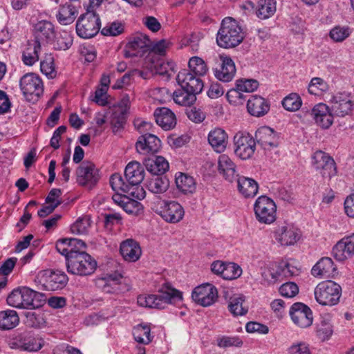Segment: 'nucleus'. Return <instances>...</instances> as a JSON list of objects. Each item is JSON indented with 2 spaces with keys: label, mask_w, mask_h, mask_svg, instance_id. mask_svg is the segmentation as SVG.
<instances>
[{
  "label": "nucleus",
  "mask_w": 354,
  "mask_h": 354,
  "mask_svg": "<svg viewBox=\"0 0 354 354\" xmlns=\"http://www.w3.org/2000/svg\"><path fill=\"white\" fill-rule=\"evenodd\" d=\"M91 223L90 215H83L71 225V232L75 234H87L91 226Z\"/></svg>",
  "instance_id": "obj_46"
},
{
  "label": "nucleus",
  "mask_w": 354,
  "mask_h": 354,
  "mask_svg": "<svg viewBox=\"0 0 354 354\" xmlns=\"http://www.w3.org/2000/svg\"><path fill=\"white\" fill-rule=\"evenodd\" d=\"M153 116L156 124L165 131L171 130L176 127V115L167 107L157 108L154 111Z\"/></svg>",
  "instance_id": "obj_27"
},
{
  "label": "nucleus",
  "mask_w": 354,
  "mask_h": 354,
  "mask_svg": "<svg viewBox=\"0 0 354 354\" xmlns=\"http://www.w3.org/2000/svg\"><path fill=\"white\" fill-rule=\"evenodd\" d=\"M120 254L125 261L135 262L141 256L142 250L139 243L133 239L122 241L120 248Z\"/></svg>",
  "instance_id": "obj_28"
},
{
  "label": "nucleus",
  "mask_w": 354,
  "mask_h": 354,
  "mask_svg": "<svg viewBox=\"0 0 354 354\" xmlns=\"http://www.w3.org/2000/svg\"><path fill=\"white\" fill-rule=\"evenodd\" d=\"M147 170L153 175L160 176L169 169V163L162 156H154L145 158L143 162Z\"/></svg>",
  "instance_id": "obj_33"
},
{
  "label": "nucleus",
  "mask_w": 354,
  "mask_h": 354,
  "mask_svg": "<svg viewBox=\"0 0 354 354\" xmlns=\"http://www.w3.org/2000/svg\"><path fill=\"white\" fill-rule=\"evenodd\" d=\"M261 283L263 284L270 285L276 283L281 277L279 266L277 267V270H275L273 267L270 266L264 268L261 272Z\"/></svg>",
  "instance_id": "obj_54"
},
{
  "label": "nucleus",
  "mask_w": 354,
  "mask_h": 354,
  "mask_svg": "<svg viewBox=\"0 0 354 354\" xmlns=\"http://www.w3.org/2000/svg\"><path fill=\"white\" fill-rule=\"evenodd\" d=\"M41 43L37 40L28 41L23 52L22 60L26 65L32 66L39 60Z\"/></svg>",
  "instance_id": "obj_35"
},
{
  "label": "nucleus",
  "mask_w": 354,
  "mask_h": 354,
  "mask_svg": "<svg viewBox=\"0 0 354 354\" xmlns=\"http://www.w3.org/2000/svg\"><path fill=\"white\" fill-rule=\"evenodd\" d=\"M192 299L198 304L207 307L212 305L218 298V290L209 283L196 287L192 293Z\"/></svg>",
  "instance_id": "obj_13"
},
{
  "label": "nucleus",
  "mask_w": 354,
  "mask_h": 354,
  "mask_svg": "<svg viewBox=\"0 0 354 354\" xmlns=\"http://www.w3.org/2000/svg\"><path fill=\"white\" fill-rule=\"evenodd\" d=\"M188 66V71L198 77L205 75L208 71L206 63L199 57H192L190 58Z\"/></svg>",
  "instance_id": "obj_48"
},
{
  "label": "nucleus",
  "mask_w": 354,
  "mask_h": 354,
  "mask_svg": "<svg viewBox=\"0 0 354 354\" xmlns=\"http://www.w3.org/2000/svg\"><path fill=\"white\" fill-rule=\"evenodd\" d=\"M151 208L165 221L171 223L181 221L185 213L181 205L175 201H157Z\"/></svg>",
  "instance_id": "obj_8"
},
{
  "label": "nucleus",
  "mask_w": 354,
  "mask_h": 354,
  "mask_svg": "<svg viewBox=\"0 0 354 354\" xmlns=\"http://www.w3.org/2000/svg\"><path fill=\"white\" fill-rule=\"evenodd\" d=\"M289 313L293 322L299 327L306 328L313 323V313L310 308L302 303L294 304Z\"/></svg>",
  "instance_id": "obj_19"
},
{
  "label": "nucleus",
  "mask_w": 354,
  "mask_h": 354,
  "mask_svg": "<svg viewBox=\"0 0 354 354\" xmlns=\"http://www.w3.org/2000/svg\"><path fill=\"white\" fill-rule=\"evenodd\" d=\"M242 274V270L239 266L234 263L226 264L225 270L223 272V279L233 280L239 277Z\"/></svg>",
  "instance_id": "obj_58"
},
{
  "label": "nucleus",
  "mask_w": 354,
  "mask_h": 354,
  "mask_svg": "<svg viewBox=\"0 0 354 354\" xmlns=\"http://www.w3.org/2000/svg\"><path fill=\"white\" fill-rule=\"evenodd\" d=\"M45 295L28 287L13 290L7 297V304L17 308L35 309L43 305Z\"/></svg>",
  "instance_id": "obj_3"
},
{
  "label": "nucleus",
  "mask_w": 354,
  "mask_h": 354,
  "mask_svg": "<svg viewBox=\"0 0 354 354\" xmlns=\"http://www.w3.org/2000/svg\"><path fill=\"white\" fill-rule=\"evenodd\" d=\"M176 80L181 88L189 91L196 95L201 93L204 87L201 77L194 75L187 69H183L178 73Z\"/></svg>",
  "instance_id": "obj_18"
},
{
  "label": "nucleus",
  "mask_w": 354,
  "mask_h": 354,
  "mask_svg": "<svg viewBox=\"0 0 354 354\" xmlns=\"http://www.w3.org/2000/svg\"><path fill=\"white\" fill-rule=\"evenodd\" d=\"M40 70L46 77L53 79L56 76V71L54 66V58L51 54H46L41 61Z\"/></svg>",
  "instance_id": "obj_52"
},
{
  "label": "nucleus",
  "mask_w": 354,
  "mask_h": 354,
  "mask_svg": "<svg viewBox=\"0 0 354 354\" xmlns=\"http://www.w3.org/2000/svg\"><path fill=\"white\" fill-rule=\"evenodd\" d=\"M34 40L46 41V43L53 41L55 37V31L53 24L48 21L42 20L38 21L34 26Z\"/></svg>",
  "instance_id": "obj_26"
},
{
  "label": "nucleus",
  "mask_w": 354,
  "mask_h": 354,
  "mask_svg": "<svg viewBox=\"0 0 354 354\" xmlns=\"http://www.w3.org/2000/svg\"><path fill=\"white\" fill-rule=\"evenodd\" d=\"M333 252L338 261H344L354 254V234L343 238L333 248Z\"/></svg>",
  "instance_id": "obj_25"
},
{
  "label": "nucleus",
  "mask_w": 354,
  "mask_h": 354,
  "mask_svg": "<svg viewBox=\"0 0 354 354\" xmlns=\"http://www.w3.org/2000/svg\"><path fill=\"white\" fill-rule=\"evenodd\" d=\"M20 88L26 99L35 103L44 92L41 80L34 73H27L20 80Z\"/></svg>",
  "instance_id": "obj_9"
},
{
  "label": "nucleus",
  "mask_w": 354,
  "mask_h": 354,
  "mask_svg": "<svg viewBox=\"0 0 354 354\" xmlns=\"http://www.w3.org/2000/svg\"><path fill=\"white\" fill-rule=\"evenodd\" d=\"M44 289L48 291H56L64 288L68 281L66 274L60 270H45L41 274Z\"/></svg>",
  "instance_id": "obj_14"
},
{
  "label": "nucleus",
  "mask_w": 354,
  "mask_h": 354,
  "mask_svg": "<svg viewBox=\"0 0 354 354\" xmlns=\"http://www.w3.org/2000/svg\"><path fill=\"white\" fill-rule=\"evenodd\" d=\"M158 294L140 295L137 302L140 306L164 309L169 304H176L183 300L182 292L174 288L169 283H165L159 289Z\"/></svg>",
  "instance_id": "obj_1"
},
{
  "label": "nucleus",
  "mask_w": 354,
  "mask_h": 354,
  "mask_svg": "<svg viewBox=\"0 0 354 354\" xmlns=\"http://www.w3.org/2000/svg\"><path fill=\"white\" fill-rule=\"evenodd\" d=\"M276 0H259L257 2V15L261 19L272 17L277 10Z\"/></svg>",
  "instance_id": "obj_44"
},
{
  "label": "nucleus",
  "mask_w": 354,
  "mask_h": 354,
  "mask_svg": "<svg viewBox=\"0 0 354 354\" xmlns=\"http://www.w3.org/2000/svg\"><path fill=\"white\" fill-rule=\"evenodd\" d=\"M175 63L174 62H165L163 59H158L152 62L149 67L152 73L165 75L169 77L174 71Z\"/></svg>",
  "instance_id": "obj_45"
},
{
  "label": "nucleus",
  "mask_w": 354,
  "mask_h": 354,
  "mask_svg": "<svg viewBox=\"0 0 354 354\" xmlns=\"http://www.w3.org/2000/svg\"><path fill=\"white\" fill-rule=\"evenodd\" d=\"M161 146L160 140L153 134L145 133L140 136L136 144V150L140 153H157Z\"/></svg>",
  "instance_id": "obj_24"
},
{
  "label": "nucleus",
  "mask_w": 354,
  "mask_h": 354,
  "mask_svg": "<svg viewBox=\"0 0 354 354\" xmlns=\"http://www.w3.org/2000/svg\"><path fill=\"white\" fill-rule=\"evenodd\" d=\"M254 210L260 223L270 224L276 220L277 205L274 201H255Z\"/></svg>",
  "instance_id": "obj_16"
},
{
  "label": "nucleus",
  "mask_w": 354,
  "mask_h": 354,
  "mask_svg": "<svg viewBox=\"0 0 354 354\" xmlns=\"http://www.w3.org/2000/svg\"><path fill=\"white\" fill-rule=\"evenodd\" d=\"M168 188V181L162 178H156L149 184V189L155 194L165 192Z\"/></svg>",
  "instance_id": "obj_61"
},
{
  "label": "nucleus",
  "mask_w": 354,
  "mask_h": 354,
  "mask_svg": "<svg viewBox=\"0 0 354 354\" xmlns=\"http://www.w3.org/2000/svg\"><path fill=\"white\" fill-rule=\"evenodd\" d=\"M176 185L178 189L183 194L189 196L195 192L196 183L194 178L187 174L180 173L176 176Z\"/></svg>",
  "instance_id": "obj_36"
},
{
  "label": "nucleus",
  "mask_w": 354,
  "mask_h": 354,
  "mask_svg": "<svg viewBox=\"0 0 354 354\" xmlns=\"http://www.w3.org/2000/svg\"><path fill=\"white\" fill-rule=\"evenodd\" d=\"M330 111L334 115L345 117L350 115L353 109V102L348 93H337L330 100Z\"/></svg>",
  "instance_id": "obj_15"
},
{
  "label": "nucleus",
  "mask_w": 354,
  "mask_h": 354,
  "mask_svg": "<svg viewBox=\"0 0 354 354\" xmlns=\"http://www.w3.org/2000/svg\"><path fill=\"white\" fill-rule=\"evenodd\" d=\"M124 31V26L120 22L114 21L105 26L101 33L105 36H117Z\"/></svg>",
  "instance_id": "obj_60"
},
{
  "label": "nucleus",
  "mask_w": 354,
  "mask_h": 354,
  "mask_svg": "<svg viewBox=\"0 0 354 354\" xmlns=\"http://www.w3.org/2000/svg\"><path fill=\"white\" fill-rule=\"evenodd\" d=\"M173 99L179 105L190 106L196 102V95L181 88L174 92Z\"/></svg>",
  "instance_id": "obj_47"
},
{
  "label": "nucleus",
  "mask_w": 354,
  "mask_h": 354,
  "mask_svg": "<svg viewBox=\"0 0 354 354\" xmlns=\"http://www.w3.org/2000/svg\"><path fill=\"white\" fill-rule=\"evenodd\" d=\"M336 268L329 257L322 258L312 268L311 274L315 277L330 278L335 275Z\"/></svg>",
  "instance_id": "obj_29"
},
{
  "label": "nucleus",
  "mask_w": 354,
  "mask_h": 354,
  "mask_svg": "<svg viewBox=\"0 0 354 354\" xmlns=\"http://www.w3.org/2000/svg\"><path fill=\"white\" fill-rule=\"evenodd\" d=\"M234 153L242 160L250 158L256 149V141L250 134L238 133L234 136Z\"/></svg>",
  "instance_id": "obj_10"
},
{
  "label": "nucleus",
  "mask_w": 354,
  "mask_h": 354,
  "mask_svg": "<svg viewBox=\"0 0 354 354\" xmlns=\"http://www.w3.org/2000/svg\"><path fill=\"white\" fill-rule=\"evenodd\" d=\"M218 164L220 174H223L228 181H233L235 178L236 167L229 156L225 154L221 155Z\"/></svg>",
  "instance_id": "obj_37"
},
{
  "label": "nucleus",
  "mask_w": 354,
  "mask_h": 354,
  "mask_svg": "<svg viewBox=\"0 0 354 354\" xmlns=\"http://www.w3.org/2000/svg\"><path fill=\"white\" fill-rule=\"evenodd\" d=\"M245 296L234 295L230 298L228 304L229 311L235 317L245 315L248 308L244 306Z\"/></svg>",
  "instance_id": "obj_42"
},
{
  "label": "nucleus",
  "mask_w": 354,
  "mask_h": 354,
  "mask_svg": "<svg viewBox=\"0 0 354 354\" xmlns=\"http://www.w3.org/2000/svg\"><path fill=\"white\" fill-rule=\"evenodd\" d=\"M110 185L118 195L127 199H144L146 196V192L141 185L126 184L122 176L117 173L111 175Z\"/></svg>",
  "instance_id": "obj_6"
},
{
  "label": "nucleus",
  "mask_w": 354,
  "mask_h": 354,
  "mask_svg": "<svg viewBox=\"0 0 354 354\" xmlns=\"http://www.w3.org/2000/svg\"><path fill=\"white\" fill-rule=\"evenodd\" d=\"M248 111L255 117H261L266 115L270 110V104L266 99L259 95H252L248 100Z\"/></svg>",
  "instance_id": "obj_32"
},
{
  "label": "nucleus",
  "mask_w": 354,
  "mask_h": 354,
  "mask_svg": "<svg viewBox=\"0 0 354 354\" xmlns=\"http://www.w3.org/2000/svg\"><path fill=\"white\" fill-rule=\"evenodd\" d=\"M151 47L149 38L138 34L132 37L125 46V55L127 57H142Z\"/></svg>",
  "instance_id": "obj_17"
},
{
  "label": "nucleus",
  "mask_w": 354,
  "mask_h": 354,
  "mask_svg": "<svg viewBox=\"0 0 354 354\" xmlns=\"http://www.w3.org/2000/svg\"><path fill=\"white\" fill-rule=\"evenodd\" d=\"M220 60L221 62L220 68L214 70V75L220 81L229 82L235 75V64L231 57L223 55H220Z\"/></svg>",
  "instance_id": "obj_22"
},
{
  "label": "nucleus",
  "mask_w": 354,
  "mask_h": 354,
  "mask_svg": "<svg viewBox=\"0 0 354 354\" xmlns=\"http://www.w3.org/2000/svg\"><path fill=\"white\" fill-rule=\"evenodd\" d=\"M208 142L216 152L221 153L226 148L227 135L223 129L216 128L209 133Z\"/></svg>",
  "instance_id": "obj_34"
},
{
  "label": "nucleus",
  "mask_w": 354,
  "mask_h": 354,
  "mask_svg": "<svg viewBox=\"0 0 354 354\" xmlns=\"http://www.w3.org/2000/svg\"><path fill=\"white\" fill-rule=\"evenodd\" d=\"M228 102L234 105H241L245 101L246 95L242 91L238 89V86L236 84V87L228 91L226 94Z\"/></svg>",
  "instance_id": "obj_57"
},
{
  "label": "nucleus",
  "mask_w": 354,
  "mask_h": 354,
  "mask_svg": "<svg viewBox=\"0 0 354 354\" xmlns=\"http://www.w3.org/2000/svg\"><path fill=\"white\" fill-rule=\"evenodd\" d=\"M275 239L282 245H294L300 238L298 229L290 225L279 226L274 232Z\"/></svg>",
  "instance_id": "obj_20"
},
{
  "label": "nucleus",
  "mask_w": 354,
  "mask_h": 354,
  "mask_svg": "<svg viewBox=\"0 0 354 354\" xmlns=\"http://www.w3.org/2000/svg\"><path fill=\"white\" fill-rule=\"evenodd\" d=\"M350 28L347 26H337L332 28L329 32L330 37L335 42H341L349 37Z\"/></svg>",
  "instance_id": "obj_56"
},
{
  "label": "nucleus",
  "mask_w": 354,
  "mask_h": 354,
  "mask_svg": "<svg viewBox=\"0 0 354 354\" xmlns=\"http://www.w3.org/2000/svg\"><path fill=\"white\" fill-rule=\"evenodd\" d=\"M41 339L29 336L20 338L17 342V347L19 350L28 352H35L43 346Z\"/></svg>",
  "instance_id": "obj_43"
},
{
  "label": "nucleus",
  "mask_w": 354,
  "mask_h": 354,
  "mask_svg": "<svg viewBox=\"0 0 354 354\" xmlns=\"http://www.w3.org/2000/svg\"><path fill=\"white\" fill-rule=\"evenodd\" d=\"M56 249L59 253L66 257V262H68L69 256L72 252H77V250H74L73 248L71 246V244L68 242V239H63L57 241L56 243Z\"/></svg>",
  "instance_id": "obj_59"
},
{
  "label": "nucleus",
  "mask_w": 354,
  "mask_h": 354,
  "mask_svg": "<svg viewBox=\"0 0 354 354\" xmlns=\"http://www.w3.org/2000/svg\"><path fill=\"white\" fill-rule=\"evenodd\" d=\"M308 92L315 95H319L328 90V84L320 77H313L308 84Z\"/></svg>",
  "instance_id": "obj_55"
},
{
  "label": "nucleus",
  "mask_w": 354,
  "mask_h": 354,
  "mask_svg": "<svg viewBox=\"0 0 354 354\" xmlns=\"http://www.w3.org/2000/svg\"><path fill=\"white\" fill-rule=\"evenodd\" d=\"M124 176L131 185H140L145 178V170L140 162L131 161L126 166Z\"/></svg>",
  "instance_id": "obj_31"
},
{
  "label": "nucleus",
  "mask_w": 354,
  "mask_h": 354,
  "mask_svg": "<svg viewBox=\"0 0 354 354\" xmlns=\"http://www.w3.org/2000/svg\"><path fill=\"white\" fill-rule=\"evenodd\" d=\"M310 115L315 122L323 129L329 128L333 122V113L328 106L323 103L315 106L311 111Z\"/></svg>",
  "instance_id": "obj_23"
},
{
  "label": "nucleus",
  "mask_w": 354,
  "mask_h": 354,
  "mask_svg": "<svg viewBox=\"0 0 354 354\" xmlns=\"http://www.w3.org/2000/svg\"><path fill=\"white\" fill-rule=\"evenodd\" d=\"M238 188L243 196L252 198L257 194L259 186L254 179L241 177L238 180Z\"/></svg>",
  "instance_id": "obj_41"
},
{
  "label": "nucleus",
  "mask_w": 354,
  "mask_h": 354,
  "mask_svg": "<svg viewBox=\"0 0 354 354\" xmlns=\"http://www.w3.org/2000/svg\"><path fill=\"white\" fill-rule=\"evenodd\" d=\"M68 272L79 275L88 276L92 274L97 268L96 261L84 251L72 252L66 262Z\"/></svg>",
  "instance_id": "obj_4"
},
{
  "label": "nucleus",
  "mask_w": 354,
  "mask_h": 354,
  "mask_svg": "<svg viewBox=\"0 0 354 354\" xmlns=\"http://www.w3.org/2000/svg\"><path fill=\"white\" fill-rule=\"evenodd\" d=\"M302 104L300 96L292 93L283 98L282 105L283 108L288 111H296L299 109Z\"/></svg>",
  "instance_id": "obj_53"
},
{
  "label": "nucleus",
  "mask_w": 354,
  "mask_h": 354,
  "mask_svg": "<svg viewBox=\"0 0 354 354\" xmlns=\"http://www.w3.org/2000/svg\"><path fill=\"white\" fill-rule=\"evenodd\" d=\"M312 163L324 178L330 179L337 174V168L333 158L322 151H317L313 154Z\"/></svg>",
  "instance_id": "obj_11"
},
{
  "label": "nucleus",
  "mask_w": 354,
  "mask_h": 354,
  "mask_svg": "<svg viewBox=\"0 0 354 354\" xmlns=\"http://www.w3.org/2000/svg\"><path fill=\"white\" fill-rule=\"evenodd\" d=\"M150 328L147 326L139 325L133 329L135 340L140 344H149L152 341Z\"/></svg>",
  "instance_id": "obj_51"
},
{
  "label": "nucleus",
  "mask_w": 354,
  "mask_h": 354,
  "mask_svg": "<svg viewBox=\"0 0 354 354\" xmlns=\"http://www.w3.org/2000/svg\"><path fill=\"white\" fill-rule=\"evenodd\" d=\"M279 291L283 297L292 298L298 294L299 288L294 282H287L280 286Z\"/></svg>",
  "instance_id": "obj_64"
},
{
  "label": "nucleus",
  "mask_w": 354,
  "mask_h": 354,
  "mask_svg": "<svg viewBox=\"0 0 354 354\" xmlns=\"http://www.w3.org/2000/svg\"><path fill=\"white\" fill-rule=\"evenodd\" d=\"M127 214L140 215L144 212V206L138 201H115Z\"/></svg>",
  "instance_id": "obj_50"
},
{
  "label": "nucleus",
  "mask_w": 354,
  "mask_h": 354,
  "mask_svg": "<svg viewBox=\"0 0 354 354\" xmlns=\"http://www.w3.org/2000/svg\"><path fill=\"white\" fill-rule=\"evenodd\" d=\"M255 140L265 149L277 147V136L272 129L268 127H261L255 133Z\"/></svg>",
  "instance_id": "obj_30"
},
{
  "label": "nucleus",
  "mask_w": 354,
  "mask_h": 354,
  "mask_svg": "<svg viewBox=\"0 0 354 354\" xmlns=\"http://www.w3.org/2000/svg\"><path fill=\"white\" fill-rule=\"evenodd\" d=\"M77 182L83 187L91 189L99 180L97 170L94 164L83 162L77 169Z\"/></svg>",
  "instance_id": "obj_12"
},
{
  "label": "nucleus",
  "mask_w": 354,
  "mask_h": 354,
  "mask_svg": "<svg viewBox=\"0 0 354 354\" xmlns=\"http://www.w3.org/2000/svg\"><path fill=\"white\" fill-rule=\"evenodd\" d=\"M279 270L281 276L284 277H291L297 276L300 273V269L296 265V262L293 259L281 261L279 264Z\"/></svg>",
  "instance_id": "obj_49"
},
{
  "label": "nucleus",
  "mask_w": 354,
  "mask_h": 354,
  "mask_svg": "<svg viewBox=\"0 0 354 354\" xmlns=\"http://www.w3.org/2000/svg\"><path fill=\"white\" fill-rule=\"evenodd\" d=\"M100 24L99 15L93 11L88 10L78 18L76 23V32L82 38H91L98 33Z\"/></svg>",
  "instance_id": "obj_7"
},
{
  "label": "nucleus",
  "mask_w": 354,
  "mask_h": 354,
  "mask_svg": "<svg viewBox=\"0 0 354 354\" xmlns=\"http://www.w3.org/2000/svg\"><path fill=\"white\" fill-rule=\"evenodd\" d=\"M77 14L78 12L74 6L66 3L59 8L56 17L60 24L66 26L71 24L76 19Z\"/></svg>",
  "instance_id": "obj_38"
},
{
  "label": "nucleus",
  "mask_w": 354,
  "mask_h": 354,
  "mask_svg": "<svg viewBox=\"0 0 354 354\" xmlns=\"http://www.w3.org/2000/svg\"><path fill=\"white\" fill-rule=\"evenodd\" d=\"M19 323V317L14 310L0 311V328L3 330L15 328Z\"/></svg>",
  "instance_id": "obj_39"
},
{
  "label": "nucleus",
  "mask_w": 354,
  "mask_h": 354,
  "mask_svg": "<svg viewBox=\"0 0 354 354\" xmlns=\"http://www.w3.org/2000/svg\"><path fill=\"white\" fill-rule=\"evenodd\" d=\"M245 36L239 23L232 17L223 19L216 35L217 44L223 48H232L239 46Z\"/></svg>",
  "instance_id": "obj_2"
},
{
  "label": "nucleus",
  "mask_w": 354,
  "mask_h": 354,
  "mask_svg": "<svg viewBox=\"0 0 354 354\" xmlns=\"http://www.w3.org/2000/svg\"><path fill=\"white\" fill-rule=\"evenodd\" d=\"M236 84L238 86V89L243 93L253 92L259 87V82L253 79L238 80Z\"/></svg>",
  "instance_id": "obj_62"
},
{
  "label": "nucleus",
  "mask_w": 354,
  "mask_h": 354,
  "mask_svg": "<svg viewBox=\"0 0 354 354\" xmlns=\"http://www.w3.org/2000/svg\"><path fill=\"white\" fill-rule=\"evenodd\" d=\"M129 97H123L120 106L115 108L111 115V125L114 133H117L124 128L127 121L129 111Z\"/></svg>",
  "instance_id": "obj_21"
},
{
  "label": "nucleus",
  "mask_w": 354,
  "mask_h": 354,
  "mask_svg": "<svg viewBox=\"0 0 354 354\" xmlns=\"http://www.w3.org/2000/svg\"><path fill=\"white\" fill-rule=\"evenodd\" d=\"M120 274H109L104 278L99 280V283H102V290L105 293H117L120 291V281L122 279Z\"/></svg>",
  "instance_id": "obj_40"
},
{
  "label": "nucleus",
  "mask_w": 354,
  "mask_h": 354,
  "mask_svg": "<svg viewBox=\"0 0 354 354\" xmlns=\"http://www.w3.org/2000/svg\"><path fill=\"white\" fill-rule=\"evenodd\" d=\"M219 347L241 346L243 341L237 336H223L217 339Z\"/></svg>",
  "instance_id": "obj_63"
},
{
  "label": "nucleus",
  "mask_w": 354,
  "mask_h": 354,
  "mask_svg": "<svg viewBox=\"0 0 354 354\" xmlns=\"http://www.w3.org/2000/svg\"><path fill=\"white\" fill-rule=\"evenodd\" d=\"M316 301L322 306H334L339 300L342 288L333 281L319 283L314 291Z\"/></svg>",
  "instance_id": "obj_5"
}]
</instances>
